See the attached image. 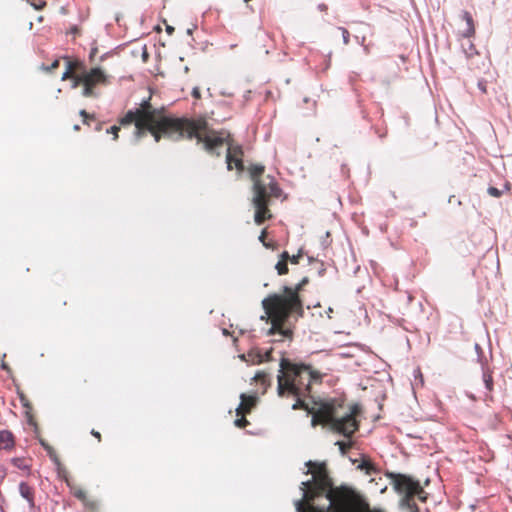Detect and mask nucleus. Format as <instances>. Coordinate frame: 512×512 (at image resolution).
Listing matches in <instances>:
<instances>
[{
	"instance_id": "obj_1",
	"label": "nucleus",
	"mask_w": 512,
	"mask_h": 512,
	"mask_svg": "<svg viewBox=\"0 0 512 512\" xmlns=\"http://www.w3.org/2000/svg\"><path fill=\"white\" fill-rule=\"evenodd\" d=\"M138 109H143V115L137 120V130L134 133V143H137L147 132L154 136L155 142H159L162 136L173 141L184 137L197 139L203 143L204 149L209 153L219 155V147L224 144V139L214 134L206 133L208 123L205 119L173 118L163 113L162 109L153 108L150 99H144Z\"/></svg>"
},
{
	"instance_id": "obj_2",
	"label": "nucleus",
	"mask_w": 512,
	"mask_h": 512,
	"mask_svg": "<svg viewBox=\"0 0 512 512\" xmlns=\"http://www.w3.org/2000/svg\"><path fill=\"white\" fill-rule=\"evenodd\" d=\"M307 283L308 278L304 277L294 288L284 286L283 294H271L262 300L265 313L272 318V326L267 331V335L278 334L280 336L279 339L273 341L292 339V325L304 313L298 293Z\"/></svg>"
},
{
	"instance_id": "obj_3",
	"label": "nucleus",
	"mask_w": 512,
	"mask_h": 512,
	"mask_svg": "<svg viewBox=\"0 0 512 512\" xmlns=\"http://www.w3.org/2000/svg\"><path fill=\"white\" fill-rule=\"evenodd\" d=\"M342 402L337 399L329 400L321 406L322 423L331 430L342 434L346 438H351L358 430V422L355 418L360 411L358 404H353L343 413H339Z\"/></svg>"
},
{
	"instance_id": "obj_4",
	"label": "nucleus",
	"mask_w": 512,
	"mask_h": 512,
	"mask_svg": "<svg viewBox=\"0 0 512 512\" xmlns=\"http://www.w3.org/2000/svg\"><path fill=\"white\" fill-rule=\"evenodd\" d=\"M264 169V166L259 164H254L249 169L253 180L254 195L252 198V204L255 208L254 220L258 225H261L266 218L271 216L267 208L269 200L266 185L259 179V176L264 172Z\"/></svg>"
},
{
	"instance_id": "obj_5",
	"label": "nucleus",
	"mask_w": 512,
	"mask_h": 512,
	"mask_svg": "<svg viewBox=\"0 0 512 512\" xmlns=\"http://www.w3.org/2000/svg\"><path fill=\"white\" fill-rule=\"evenodd\" d=\"M289 363V360L282 358L280 361V369L277 375V394L280 397L285 396L286 393L296 397L295 403L292 405L293 410L308 409L307 403L301 399L302 387L296 383L295 379H287L285 375V364Z\"/></svg>"
},
{
	"instance_id": "obj_6",
	"label": "nucleus",
	"mask_w": 512,
	"mask_h": 512,
	"mask_svg": "<svg viewBox=\"0 0 512 512\" xmlns=\"http://www.w3.org/2000/svg\"><path fill=\"white\" fill-rule=\"evenodd\" d=\"M305 466L308 467L307 471L305 472V474H307V475L311 473V467L312 466H317L318 470L313 475L312 479L301 482L300 490L302 492V498L298 499V500H296L294 502L296 512H306V509H305V506H304V501H310L311 500L310 497H309V493L307 491V488H309L312 485L313 481H318L322 485H327L328 482H329L324 462L317 463V462H314L312 460H309V461H307L305 463Z\"/></svg>"
},
{
	"instance_id": "obj_7",
	"label": "nucleus",
	"mask_w": 512,
	"mask_h": 512,
	"mask_svg": "<svg viewBox=\"0 0 512 512\" xmlns=\"http://www.w3.org/2000/svg\"><path fill=\"white\" fill-rule=\"evenodd\" d=\"M386 476L391 480L390 483L398 494H402L403 491H408L413 497L417 496L420 501H426V492L418 480H415L408 475L394 472H388Z\"/></svg>"
},
{
	"instance_id": "obj_8",
	"label": "nucleus",
	"mask_w": 512,
	"mask_h": 512,
	"mask_svg": "<svg viewBox=\"0 0 512 512\" xmlns=\"http://www.w3.org/2000/svg\"><path fill=\"white\" fill-rule=\"evenodd\" d=\"M285 370H288V373L285 374L287 379H295L296 383H298L301 387L305 386V390L307 392L310 391L311 382H320L322 380L323 374L318 371H315L309 365L301 364H285Z\"/></svg>"
},
{
	"instance_id": "obj_9",
	"label": "nucleus",
	"mask_w": 512,
	"mask_h": 512,
	"mask_svg": "<svg viewBox=\"0 0 512 512\" xmlns=\"http://www.w3.org/2000/svg\"><path fill=\"white\" fill-rule=\"evenodd\" d=\"M107 78L108 76L100 67H94L90 70L83 68L80 73V80L82 82H88L89 80V82L94 86L100 83H106Z\"/></svg>"
},
{
	"instance_id": "obj_10",
	"label": "nucleus",
	"mask_w": 512,
	"mask_h": 512,
	"mask_svg": "<svg viewBox=\"0 0 512 512\" xmlns=\"http://www.w3.org/2000/svg\"><path fill=\"white\" fill-rule=\"evenodd\" d=\"M241 154H242V148L240 146H236V147L229 146L227 148L226 163H227L228 170H232V163L235 164V166L238 170L243 169L242 160L239 158V155H241Z\"/></svg>"
},
{
	"instance_id": "obj_11",
	"label": "nucleus",
	"mask_w": 512,
	"mask_h": 512,
	"mask_svg": "<svg viewBox=\"0 0 512 512\" xmlns=\"http://www.w3.org/2000/svg\"><path fill=\"white\" fill-rule=\"evenodd\" d=\"M240 399H241V402L238 405V407L236 408L237 415H239L242 412L249 413L251 408L255 405V403L257 401L256 396H253V395L247 396L244 393L240 394Z\"/></svg>"
},
{
	"instance_id": "obj_12",
	"label": "nucleus",
	"mask_w": 512,
	"mask_h": 512,
	"mask_svg": "<svg viewBox=\"0 0 512 512\" xmlns=\"http://www.w3.org/2000/svg\"><path fill=\"white\" fill-rule=\"evenodd\" d=\"M461 19L466 22V28H465V30H463L461 32V36L464 38L472 37L475 33V27H474V21H473L472 15L468 11L463 10L461 12Z\"/></svg>"
},
{
	"instance_id": "obj_13",
	"label": "nucleus",
	"mask_w": 512,
	"mask_h": 512,
	"mask_svg": "<svg viewBox=\"0 0 512 512\" xmlns=\"http://www.w3.org/2000/svg\"><path fill=\"white\" fill-rule=\"evenodd\" d=\"M143 109H131L127 111L125 116L121 119V125H128L134 123L135 128L133 134L137 130V120L140 118L141 114L143 115Z\"/></svg>"
},
{
	"instance_id": "obj_14",
	"label": "nucleus",
	"mask_w": 512,
	"mask_h": 512,
	"mask_svg": "<svg viewBox=\"0 0 512 512\" xmlns=\"http://www.w3.org/2000/svg\"><path fill=\"white\" fill-rule=\"evenodd\" d=\"M14 445L13 434L8 430L0 431V449H10Z\"/></svg>"
},
{
	"instance_id": "obj_15",
	"label": "nucleus",
	"mask_w": 512,
	"mask_h": 512,
	"mask_svg": "<svg viewBox=\"0 0 512 512\" xmlns=\"http://www.w3.org/2000/svg\"><path fill=\"white\" fill-rule=\"evenodd\" d=\"M19 493L20 495L27 500L30 507L34 506V499L32 495V489L26 482H21L19 484Z\"/></svg>"
},
{
	"instance_id": "obj_16",
	"label": "nucleus",
	"mask_w": 512,
	"mask_h": 512,
	"mask_svg": "<svg viewBox=\"0 0 512 512\" xmlns=\"http://www.w3.org/2000/svg\"><path fill=\"white\" fill-rule=\"evenodd\" d=\"M404 496L400 500V508L402 509H412L413 507L417 506L415 502H413V496L412 494H409L408 491H403Z\"/></svg>"
},
{
	"instance_id": "obj_17",
	"label": "nucleus",
	"mask_w": 512,
	"mask_h": 512,
	"mask_svg": "<svg viewBox=\"0 0 512 512\" xmlns=\"http://www.w3.org/2000/svg\"><path fill=\"white\" fill-rule=\"evenodd\" d=\"M482 378L487 391L493 390V378L488 369L482 364Z\"/></svg>"
},
{
	"instance_id": "obj_18",
	"label": "nucleus",
	"mask_w": 512,
	"mask_h": 512,
	"mask_svg": "<svg viewBox=\"0 0 512 512\" xmlns=\"http://www.w3.org/2000/svg\"><path fill=\"white\" fill-rule=\"evenodd\" d=\"M461 48L467 58H470L473 55L478 54L474 44L469 39L467 40L466 43L461 44Z\"/></svg>"
},
{
	"instance_id": "obj_19",
	"label": "nucleus",
	"mask_w": 512,
	"mask_h": 512,
	"mask_svg": "<svg viewBox=\"0 0 512 512\" xmlns=\"http://www.w3.org/2000/svg\"><path fill=\"white\" fill-rule=\"evenodd\" d=\"M271 350L266 351L265 353H261L260 351H251L248 355L254 356L257 358V362L261 363L263 361H270L271 360Z\"/></svg>"
},
{
	"instance_id": "obj_20",
	"label": "nucleus",
	"mask_w": 512,
	"mask_h": 512,
	"mask_svg": "<svg viewBox=\"0 0 512 512\" xmlns=\"http://www.w3.org/2000/svg\"><path fill=\"white\" fill-rule=\"evenodd\" d=\"M40 444L41 446L47 451L50 459L57 465H60V462H59V459L58 457L56 456L55 454V451L54 449L48 444L46 443L44 440H40Z\"/></svg>"
},
{
	"instance_id": "obj_21",
	"label": "nucleus",
	"mask_w": 512,
	"mask_h": 512,
	"mask_svg": "<svg viewBox=\"0 0 512 512\" xmlns=\"http://www.w3.org/2000/svg\"><path fill=\"white\" fill-rule=\"evenodd\" d=\"M82 84L84 86L83 90H82V95L84 97H97L98 96L94 90V85H92L89 81L82 82Z\"/></svg>"
},
{
	"instance_id": "obj_22",
	"label": "nucleus",
	"mask_w": 512,
	"mask_h": 512,
	"mask_svg": "<svg viewBox=\"0 0 512 512\" xmlns=\"http://www.w3.org/2000/svg\"><path fill=\"white\" fill-rule=\"evenodd\" d=\"M269 179H270L269 188H270L271 195H273L274 197H279L281 195L282 190L278 186L274 177L269 176Z\"/></svg>"
},
{
	"instance_id": "obj_23",
	"label": "nucleus",
	"mask_w": 512,
	"mask_h": 512,
	"mask_svg": "<svg viewBox=\"0 0 512 512\" xmlns=\"http://www.w3.org/2000/svg\"><path fill=\"white\" fill-rule=\"evenodd\" d=\"M253 379H255L257 381H261L263 384L270 385L271 376H270V374H267L264 371H258L255 374V376L253 377Z\"/></svg>"
},
{
	"instance_id": "obj_24",
	"label": "nucleus",
	"mask_w": 512,
	"mask_h": 512,
	"mask_svg": "<svg viewBox=\"0 0 512 512\" xmlns=\"http://www.w3.org/2000/svg\"><path fill=\"white\" fill-rule=\"evenodd\" d=\"M275 268L279 275H284L288 272V266L284 261H278Z\"/></svg>"
},
{
	"instance_id": "obj_25",
	"label": "nucleus",
	"mask_w": 512,
	"mask_h": 512,
	"mask_svg": "<svg viewBox=\"0 0 512 512\" xmlns=\"http://www.w3.org/2000/svg\"><path fill=\"white\" fill-rule=\"evenodd\" d=\"M12 463H13V465L15 467H17V468H19L21 470H28L29 469V466L24 463L22 458H18V457L13 458L12 459Z\"/></svg>"
},
{
	"instance_id": "obj_26",
	"label": "nucleus",
	"mask_w": 512,
	"mask_h": 512,
	"mask_svg": "<svg viewBox=\"0 0 512 512\" xmlns=\"http://www.w3.org/2000/svg\"><path fill=\"white\" fill-rule=\"evenodd\" d=\"M326 498L329 500V504L327 506V510H330L336 504V495L334 491H328L326 493Z\"/></svg>"
},
{
	"instance_id": "obj_27",
	"label": "nucleus",
	"mask_w": 512,
	"mask_h": 512,
	"mask_svg": "<svg viewBox=\"0 0 512 512\" xmlns=\"http://www.w3.org/2000/svg\"><path fill=\"white\" fill-rule=\"evenodd\" d=\"M487 192H488V194H489L490 196L495 197V198H499V197H501V196H502V194H503V191H502V190H500V189H498V188H496V187H494V186H490V187H488Z\"/></svg>"
},
{
	"instance_id": "obj_28",
	"label": "nucleus",
	"mask_w": 512,
	"mask_h": 512,
	"mask_svg": "<svg viewBox=\"0 0 512 512\" xmlns=\"http://www.w3.org/2000/svg\"><path fill=\"white\" fill-rule=\"evenodd\" d=\"M74 497H76L78 500L85 502L86 501V492L82 489H76L73 492Z\"/></svg>"
},
{
	"instance_id": "obj_29",
	"label": "nucleus",
	"mask_w": 512,
	"mask_h": 512,
	"mask_svg": "<svg viewBox=\"0 0 512 512\" xmlns=\"http://www.w3.org/2000/svg\"><path fill=\"white\" fill-rule=\"evenodd\" d=\"M487 84L488 82L485 79H479L477 82V87L483 94L487 93Z\"/></svg>"
},
{
	"instance_id": "obj_30",
	"label": "nucleus",
	"mask_w": 512,
	"mask_h": 512,
	"mask_svg": "<svg viewBox=\"0 0 512 512\" xmlns=\"http://www.w3.org/2000/svg\"><path fill=\"white\" fill-rule=\"evenodd\" d=\"M338 29L342 33L343 43L345 45H347L349 43V37H350L348 30L346 28H344V27H338Z\"/></svg>"
},
{
	"instance_id": "obj_31",
	"label": "nucleus",
	"mask_w": 512,
	"mask_h": 512,
	"mask_svg": "<svg viewBox=\"0 0 512 512\" xmlns=\"http://www.w3.org/2000/svg\"><path fill=\"white\" fill-rule=\"evenodd\" d=\"M330 232H326L324 236L321 237V246L323 248H327L330 245Z\"/></svg>"
},
{
	"instance_id": "obj_32",
	"label": "nucleus",
	"mask_w": 512,
	"mask_h": 512,
	"mask_svg": "<svg viewBox=\"0 0 512 512\" xmlns=\"http://www.w3.org/2000/svg\"><path fill=\"white\" fill-rule=\"evenodd\" d=\"M335 445H337L339 447V451H340L341 455L344 456L346 454L347 447H349V444H346L343 441H336Z\"/></svg>"
},
{
	"instance_id": "obj_33",
	"label": "nucleus",
	"mask_w": 512,
	"mask_h": 512,
	"mask_svg": "<svg viewBox=\"0 0 512 512\" xmlns=\"http://www.w3.org/2000/svg\"><path fill=\"white\" fill-rule=\"evenodd\" d=\"M119 130H120V128L118 126L113 125V126H111L110 128H108L106 130V133L107 134H113L114 135L113 139H117L118 138V131Z\"/></svg>"
},
{
	"instance_id": "obj_34",
	"label": "nucleus",
	"mask_w": 512,
	"mask_h": 512,
	"mask_svg": "<svg viewBox=\"0 0 512 512\" xmlns=\"http://www.w3.org/2000/svg\"><path fill=\"white\" fill-rule=\"evenodd\" d=\"M234 424L239 427V428H243L245 427L247 424H248V420L244 417H241V418H237L235 421H234Z\"/></svg>"
},
{
	"instance_id": "obj_35",
	"label": "nucleus",
	"mask_w": 512,
	"mask_h": 512,
	"mask_svg": "<svg viewBox=\"0 0 512 512\" xmlns=\"http://www.w3.org/2000/svg\"><path fill=\"white\" fill-rule=\"evenodd\" d=\"M66 64H67L66 70L64 71V73L62 74V77H61L62 80H65L69 76L71 69H72V62L67 61Z\"/></svg>"
},
{
	"instance_id": "obj_36",
	"label": "nucleus",
	"mask_w": 512,
	"mask_h": 512,
	"mask_svg": "<svg viewBox=\"0 0 512 512\" xmlns=\"http://www.w3.org/2000/svg\"><path fill=\"white\" fill-rule=\"evenodd\" d=\"M97 51H98V49H97V47H96V46H94V47H92V48H91L90 53H89V60H90V61H93L94 57H95V56H96V54H97Z\"/></svg>"
},
{
	"instance_id": "obj_37",
	"label": "nucleus",
	"mask_w": 512,
	"mask_h": 512,
	"mask_svg": "<svg viewBox=\"0 0 512 512\" xmlns=\"http://www.w3.org/2000/svg\"><path fill=\"white\" fill-rule=\"evenodd\" d=\"M192 96L196 99H199L201 97L200 89L198 87H194L192 89Z\"/></svg>"
},
{
	"instance_id": "obj_38",
	"label": "nucleus",
	"mask_w": 512,
	"mask_h": 512,
	"mask_svg": "<svg viewBox=\"0 0 512 512\" xmlns=\"http://www.w3.org/2000/svg\"><path fill=\"white\" fill-rule=\"evenodd\" d=\"M300 257H301V250L298 252L297 255H293L292 257H290L291 263L297 264L299 262Z\"/></svg>"
},
{
	"instance_id": "obj_39",
	"label": "nucleus",
	"mask_w": 512,
	"mask_h": 512,
	"mask_svg": "<svg viewBox=\"0 0 512 512\" xmlns=\"http://www.w3.org/2000/svg\"><path fill=\"white\" fill-rule=\"evenodd\" d=\"M341 358H351L353 357V353H351L350 351H343V352H340L338 354Z\"/></svg>"
},
{
	"instance_id": "obj_40",
	"label": "nucleus",
	"mask_w": 512,
	"mask_h": 512,
	"mask_svg": "<svg viewBox=\"0 0 512 512\" xmlns=\"http://www.w3.org/2000/svg\"><path fill=\"white\" fill-rule=\"evenodd\" d=\"M474 348L475 351L477 352L478 359L480 360L481 354L483 353L482 348L478 343L475 344Z\"/></svg>"
},
{
	"instance_id": "obj_41",
	"label": "nucleus",
	"mask_w": 512,
	"mask_h": 512,
	"mask_svg": "<svg viewBox=\"0 0 512 512\" xmlns=\"http://www.w3.org/2000/svg\"><path fill=\"white\" fill-rule=\"evenodd\" d=\"M79 114H80V116H82L84 118V123H87V119L89 118V114L85 110H83V109L79 111Z\"/></svg>"
},
{
	"instance_id": "obj_42",
	"label": "nucleus",
	"mask_w": 512,
	"mask_h": 512,
	"mask_svg": "<svg viewBox=\"0 0 512 512\" xmlns=\"http://www.w3.org/2000/svg\"><path fill=\"white\" fill-rule=\"evenodd\" d=\"M80 84H82V81L80 80V75H78V76H76V77L74 78V82H73L72 87H73V88H75V87H77V86H78V85H80Z\"/></svg>"
},
{
	"instance_id": "obj_43",
	"label": "nucleus",
	"mask_w": 512,
	"mask_h": 512,
	"mask_svg": "<svg viewBox=\"0 0 512 512\" xmlns=\"http://www.w3.org/2000/svg\"><path fill=\"white\" fill-rule=\"evenodd\" d=\"M91 434H92L94 437L98 438L99 440L101 439V435H100V433H99L98 431H96V430L92 429V430H91Z\"/></svg>"
},
{
	"instance_id": "obj_44",
	"label": "nucleus",
	"mask_w": 512,
	"mask_h": 512,
	"mask_svg": "<svg viewBox=\"0 0 512 512\" xmlns=\"http://www.w3.org/2000/svg\"><path fill=\"white\" fill-rule=\"evenodd\" d=\"M166 32L171 35L174 32V27L167 25Z\"/></svg>"
},
{
	"instance_id": "obj_45",
	"label": "nucleus",
	"mask_w": 512,
	"mask_h": 512,
	"mask_svg": "<svg viewBox=\"0 0 512 512\" xmlns=\"http://www.w3.org/2000/svg\"><path fill=\"white\" fill-rule=\"evenodd\" d=\"M311 424L313 427H315L318 424L317 416H313L311 420Z\"/></svg>"
},
{
	"instance_id": "obj_46",
	"label": "nucleus",
	"mask_w": 512,
	"mask_h": 512,
	"mask_svg": "<svg viewBox=\"0 0 512 512\" xmlns=\"http://www.w3.org/2000/svg\"><path fill=\"white\" fill-rule=\"evenodd\" d=\"M110 54H111V52H106V53H104L103 55H101V57H100V61H101V62H102V61H104V60H105V59H106Z\"/></svg>"
},
{
	"instance_id": "obj_47",
	"label": "nucleus",
	"mask_w": 512,
	"mask_h": 512,
	"mask_svg": "<svg viewBox=\"0 0 512 512\" xmlns=\"http://www.w3.org/2000/svg\"><path fill=\"white\" fill-rule=\"evenodd\" d=\"M281 257H282L283 260L290 259V256H289L288 252H286V251H284L281 254Z\"/></svg>"
},
{
	"instance_id": "obj_48",
	"label": "nucleus",
	"mask_w": 512,
	"mask_h": 512,
	"mask_svg": "<svg viewBox=\"0 0 512 512\" xmlns=\"http://www.w3.org/2000/svg\"><path fill=\"white\" fill-rule=\"evenodd\" d=\"M264 237H265V230H263V231H262V233H261V234H260V236H259V241H261V242L265 245V243H264Z\"/></svg>"
},
{
	"instance_id": "obj_49",
	"label": "nucleus",
	"mask_w": 512,
	"mask_h": 512,
	"mask_svg": "<svg viewBox=\"0 0 512 512\" xmlns=\"http://www.w3.org/2000/svg\"><path fill=\"white\" fill-rule=\"evenodd\" d=\"M318 9H319L320 11H324V10H326V9H327V6H326L325 4H323V3H322V4H319V5H318Z\"/></svg>"
},
{
	"instance_id": "obj_50",
	"label": "nucleus",
	"mask_w": 512,
	"mask_h": 512,
	"mask_svg": "<svg viewBox=\"0 0 512 512\" xmlns=\"http://www.w3.org/2000/svg\"><path fill=\"white\" fill-rule=\"evenodd\" d=\"M70 32H71L72 34H77V33H78V28H77V26H73V27H71Z\"/></svg>"
},
{
	"instance_id": "obj_51",
	"label": "nucleus",
	"mask_w": 512,
	"mask_h": 512,
	"mask_svg": "<svg viewBox=\"0 0 512 512\" xmlns=\"http://www.w3.org/2000/svg\"><path fill=\"white\" fill-rule=\"evenodd\" d=\"M414 374H419L420 381H421V382H423V377H422V374H421V372H420V369H416V370L414 371Z\"/></svg>"
},
{
	"instance_id": "obj_52",
	"label": "nucleus",
	"mask_w": 512,
	"mask_h": 512,
	"mask_svg": "<svg viewBox=\"0 0 512 512\" xmlns=\"http://www.w3.org/2000/svg\"><path fill=\"white\" fill-rule=\"evenodd\" d=\"M57 66H58V60H55V61L51 64V66L49 67V69H54V68H56Z\"/></svg>"
},
{
	"instance_id": "obj_53",
	"label": "nucleus",
	"mask_w": 512,
	"mask_h": 512,
	"mask_svg": "<svg viewBox=\"0 0 512 512\" xmlns=\"http://www.w3.org/2000/svg\"><path fill=\"white\" fill-rule=\"evenodd\" d=\"M1 368H2L3 370H8V369H9V368H8V365H7L5 362H2V363H1Z\"/></svg>"
},
{
	"instance_id": "obj_54",
	"label": "nucleus",
	"mask_w": 512,
	"mask_h": 512,
	"mask_svg": "<svg viewBox=\"0 0 512 512\" xmlns=\"http://www.w3.org/2000/svg\"><path fill=\"white\" fill-rule=\"evenodd\" d=\"M44 6V2H42L40 5L39 4H36L34 7L36 10H39L41 9L42 7Z\"/></svg>"
},
{
	"instance_id": "obj_55",
	"label": "nucleus",
	"mask_w": 512,
	"mask_h": 512,
	"mask_svg": "<svg viewBox=\"0 0 512 512\" xmlns=\"http://www.w3.org/2000/svg\"><path fill=\"white\" fill-rule=\"evenodd\" d=\"M410 512H419L418 506H415L412 509H410Z\"/></svg>"
},
{
	"instance_id": "obj_56",
	"label": "nucleus",
	"mask_w": 512,
	"mask_h": 512,
	"mask_svg": "<svg viewBox=\"0 0 512 512\" xmlns=\"http://www.w3.org/2000/svg\"><path fill=\"white\" fill-rule=\"evenodd\" d=\"M101 128H102V125H101L100 123H98V124L96 125V127H95V130H96V131H100V130H101Z\"/></svg>"
},
{
	"instance_id": "obj_57",
	"label": "nucleus",
	"mask_w": 512,
	"mask_h": 512,
	"mask_svg": "<svg viewBox=\"0 0 512 512\" xmlns=\"http://www.w3.org/2000/svg\"><path fill=\"white\" fill-rule=\"evenodd\" d=\"M192 32H193V29H192V28H188V29H187V34H188V35H191V34H192Z\"/></svg>"
},
{
	"instance_id": "obj_58",
	"label": "nucleus",
	"mask_w": 512,
	"mask_h": 512,
	"mask_svg": "<svg viewBox=\"0 0 512 512\" xmlns=\"http://www.w3.org/2000/svg\"><path fill=\"white\" fill-rule=\"evenodd\" d=\"M21 401H22V403H23V406H27V404H26V403H24V398H23V397H21Z\"/></svg>"
},
{
	"instance_id": "obj_59",
	"label": "nucleus",
	"mask_w": 512,
	"mask_h": 512,
	"mask_svg": "<svg viewBox=\"0 0 512 512\" xmlns=\"http://www.w3.org/2000/svg\"><path fill=\"white\" fill-rule=\"evenodd\" d=\"M78 129H79V125H75L74 130H78Z\"/></svg>"
},
{
	"instance_id": "obj_60",
	"label": "nucleus",
	"mask_w": 512,
	"mask_h": 512,
	"mask_svg": "<svg viewBox=\"0 0 512 512\" xmlns=\"http://www.w3.org/2000/svg\"><path fill=\"white\" fill-rule=\"evenodd\" d=\"M29 423L32 424V425H35V423L33 422L32 419L29 420Z\"/></svg>"
},
{
	"instance_id": "obj_61",
	"label": "nucleus",
	"mask_w": 512,
	"mask_h": 512,
	"mask_svg": "<svg viewBox=\"0 0 512 512\" xmlns=\"http://www.w3.org/2000/svg\"><path fill=\"white\" fill-rule=\"evenodd\" d=\"M331 312H332V308H331V307H329V309H328V313H331Z\"/></svg>"
},
{
	"instance_id": "obj_62",
	"label": "nucleus",
	"mask_w": 512,
	"mask_h": 512,
	"mask_svg": "<svg viewBox=\"0 0 512 512\" xmlns=\"http://www.w3.org/2000/svg\"><path fill=\"white\" fill-rule=\"evenodd\" d=\"M245 2H248L249 0H244Z\"/></svg>"
}]
</instances>
